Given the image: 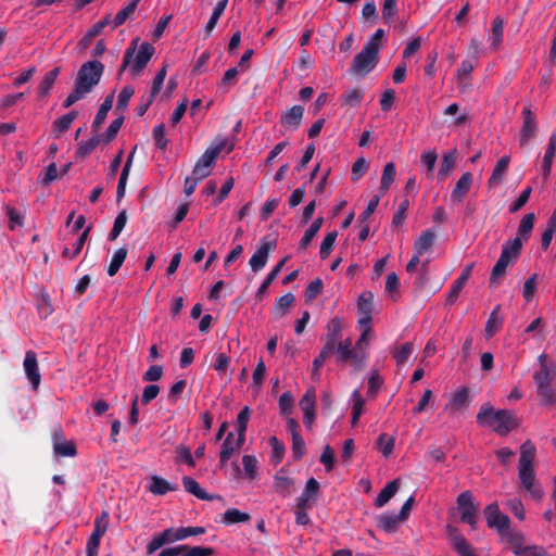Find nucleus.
I'll return each instance as SVG.
<instances>
[{"label": "nucleus", "instance_id": "nucleus-36", "mask_svg": "<svg viewBox=\"0 0 556 556\" xmlns=\"http://www.w3.org/2000/svg\"><path fill=\"white\" fill-rule=\"evenodd\" d=\"M250 519L251 516L248 513L240 511L237 508H229L224 513L220 521L225 525H235L247 522Z\"/></svg>", "mask_w": 556, "mask_h": 556}, {"label": "nucleus", "instance_id": "nucleus-26", "mask_svg": "<svg viewBox=\"0 0 556 556\" xmlns=\"http://www.w3.org/2000/svg\"><path fill=\"white\" fill-rule=\"evenodd\" d=\"M113 100H114V92H112L111 94H109L104 101L102 102V104L100 105V108L98 109V112L94 116V119L92 122V130L93 131H98L99 128L102 126V124L104 123L105 118H106V115L109 113V111L112 109L113 106Z\"/></svg>", "mask_w": 556, "mask_h": 556}, {"label": "nucleus", "instance_id": "nucleus-64", "mask_svg": "<svg viewBox=\"0 0 556 556\" xmlns=\"http://www.w3.org/2000/svg\"><path fill=\"white\" fill-rule=\"evenodd\" d=\"M518 551H516L517 556H547L545 549L538 545H529L526 547L517 546Z\"/></svg>", "mask_w": 556, "mask_h": 556}, {"label": "nucleus", "instance_id": "nucleus-5", "mask_svg": "<svg viewBox=\"0 0 556 556\" xmlns=\"http://www.w3.org/2000/svg\"><path fill=\"white\" fill-rule=\"evenodd\" d=\"M522 250V240L515 238L504 242L500 258L495 263L491 273V285L506 273V269L511 261H515Z\"/></svg>", "mask_w": 556, "mask_h": 556}, {"label": "nucleus", "instance_id": "nucleus-61", "mask_svg": "<svg viewBox=\"0 0 556 556\" xmlns=\"http://www.w3.org/2000/svg\"><path fill=\"white\" fill-rule=\"evenodd\" d=\"M342 98L345 104H349L351 106H357L362 102L364 93L361 89L354 88L345 91L342 94Z\"/></svg>", "mask_w": 556, "mask_h": 556}, {"label": "nucleus", "instance_id": "nucleus-48", "mask_svg": "<svg viewBox=\"0 0 556 556\" xmlns=\"http://www.w3.org/2000/svg\"><path fill=\"white\" fill-rule=\"evenodd\" d=\"M536 393L542 404L556 406V389L552 384L538 389Z\"/></svg>", "mask_w": 556, "mask_h": 556}, {"label": "nucleus", "instance_id": "nucleus-29", "mask_svg": "<svg viewBox=\"0 0 556 556\" xmlns=\"http://www.w3.org/2000/svg\"><path fill=\"white\" fill-rule=\"evenodd\" d=\"M500 311H501V306L500 305L495 306L488 318V321H486L485 328H484L485 337L488 339L492 338L497 332V330L501 328V326L503 324V318L500 316Z\"/></svg>", "mask_w": 556, "mask_h": 556}, {"label": "nucleus", "instance_id": "nucleus-58", "mask_svg": "<svg viewBox=\"0 0 556 556\" xmlns=\"http://www.w3.org/2000/svg\"><path fill=\"white\" fill-rule=\"evenodd\" d=\"M134 93H135V89L132 86H130V85L124 86L118 94L116 109L119 111L126 110V108L128 106L129 100L131 99Z\"/></svg>", "mask_w": 556, "mask_h": 556}, {"label": "nucleus", "instance_id": "nucleus-42", "mask_svg": "<svg viewBox=\"0 0 556 556\" xmlns=\"http://www.w3.org/2000/svg\"><path fill=\"white\" fill-rule=\"evenodd\" d=\"M456 162V152H448L443 155L439 172L438 178L440 180H444L446 176L451 173Z\"/></svg>", "mask_w": 556, "mask_h": 556}, {"label": "nucleus", "instance_id": "nucleus-9", "mask_svg": "<svg viewBox=\"0 0 556 556\" xmlns=\"http://www.w3.org/2000/svg\"><path fill=\"white\" fill-rule=\"evenodd\" d=\"M276 240H268L267 237L261 239L257 250L249 261V265L254 273L265 267L269 253L276 249Z\"/></svg>", "mask_w": 556, "mask_h": 556}, {"label": "nucleus", "instance_id": "nucleus-16", "mask_svg": "<svg viewBox=\"0 0 556 556\" xmlns=\"http://www.w3.org/2000/svg\"><path fill=\"white\" fill-rule=\"evenodd\" d=\"M472 185V174L467 172L464 173L459 179L456 181L452 192H451V201L453 203H459L463 201L465 194L469 191Z\"/></svg>", "mask_w": 556, "mask_h": 556}, {"label": "nucleus", "instance_id": "nucleus-55", "mask_svg": "<svg viewBox=\"0 0 556 556\" xmlns=\"http://www.w3.org/2000/svg\"><path fill=\"white\" fill-rule=\"evenodd\" d=\"M292 438V454L295 460H300L306 453L305 442L301 433H295Z\"/></svg>", "mask_w": 556, "mask_h": 556}, {"label": "nucleus", "instance_id": "nucleus-45", "mask_svg": "<svg viewBox=\"0 0 556 556\" xmlns=\"http://www.w3.org/2000/svg\"><path fill=\"white\" fill-rule=\"evenodd\" d=\"M222 150L223 144L211 147L205 150V152L200 156V159L197 162L212 168Z\"/></svg>", "mask_w": 556, "mask_h": 556}, {"label": "nucleus", "instance_id": "nucleus-27", "mask_svg": "<svg viewBox=\"0 0 556 556\" xmlns=\"http://www.w3.org/2000/svg\"><path fill=\"white\" fill-rule=\"evenodd\" d=\"M336 351L337 361L340 363H345L357 357L356 352L352 348V340L349 338L337 343Z\"/></svg>", "mask_w": 556, "mask_h": 556}, {"label": "nucleus", "instance_id": "nucleus-33", "mask_svg": "<svg viewBox=\"0 0 556 556\" xmlns=\"http://www.w3.org/2000/svg\"><path fill=\"white\" fill-rule=\"evenodd\" d=\"M127 253L128 251L125 247H122L114 252L108 267V275L110 277H113L118 273L119 268L122 267L123 263L127 257Z\"/></svg>", "mask_w": 556, "mask_h": 556}, {"label": "nucleus", "instance_id": "nucleus-31", "mask_svg": "<svg viewBox=\"0 0 556 556\" xmlns=\"http://www.w3.org/2000/svg\"><path fill=\"white\" fill-rule=\"evenodd\" d=\"M59 74H60V67H54L45 74V76L38 87V96L39 97H47L49 94Z\"/></svg>", "mask_w": 556, "mask_h": 556}, {"label": "nucleus", "instance_id": "nucleus-51", "mask_svg": "<svg viewBox=\"0 0 556 556\" xmlns=\"http://www.w3.org/2000/svg\"><path fill=\"white\" fill-rule=\"evenodd\" d=\"M504 35V21L495 17L492 22V38L491 47H498L503 40Z\"/></svg>", "mask_w": 556, "mask_h": 556}, {"label": "nucleus", "instance_id": "nucleus-46", "mask_svg": "<svg viewBox=\"0 0 556 556\" xmlns=\"http://www.w3.org/2000/svg\"><path fill=\"white\" fill-rule=\"evenodd\" d=\"M294 481L290 477L283 476L278 472L275 476V490L277 493L282 494L283 496L290 493V489L293 486Z\"/></svg>", "mask_w": 556, "mask_h": 556}, {"label": "nucleus", "instance_id": "nucleus-13", "mask_svg": "<svg viewBox=\"0 0 556 556\" xmlns=\"http://www.w3.org/2000/svg\"><path fill=\"white\" fill-rule=\"evenodd\" d=\"M315 397L314 389H308L299 403L303 412V424L306 428H311L315 420Z\"/></svg>", "mask_w": 556, "mask_h": 556}, {"label": "nucleus", "instance_id": "nucleus-7", "mask_svg": "<svg viewBox=\"0 0 556 556\" xmlns=\"http://www.w3.org/2000/svg\"><path fill=\"white\" fill-rule=\"evenodd\" d=\"M379 52L371 45H365L359 53H357L352 63L351 71L357 75H367L377 65Z\"/></svg>", "mask_w": 556, "mask_h": 556}, {"label": "nucleus", "instance_id": "nucleus-52", "mask_svg": "<svg viewBox=\"0 0 556 556\" xmlns=\"http://www.w3.org/2000/svg\"><path fill=\"white\" fill-rule=\"evenodd\" d=\"M414 344L412 342H405L400 349L393 353V357L399 366L404 365L409 356L413 354Z\"/></svg>", "mask_w": 556, "mask_h": 556}, {"label": "nucleus", "instance_id": "nucleus-49", "mask_svg": "<svg viewBox=\"0 0 556 556\" xmlns=\"http://www.w3.org/2000/svg\"><path fill=\"white\" fill-rule=\"evenodd\" d=\"M337 237H338V232L336 230L328 232L326 235V237L324 238V240L320 244V250H319V255H320L321 260H326L330 255Z\"/></svg>", "mask_w": 556, "mask_h": 556}, {"label": "nucleus", "instance_id": "nucleus-21", "mask_svg": "<svg viewBox=\"0 0 556 556\" xmlns=\"http://www.w3.org/2000/svg\"><path fill=\"white\" fill-rule=\"evenodd\" d=\"M400 479H394L388 482L376 497L375 505L379 508L383 507L395 495L400 489Z\"/></svg>", "mask_w": 556, "mask_h": 556}, {"label": "nucleus", "instance_id": "nucleus-28", "mask_svg": "<svg viewBox=\"0 0 556 556\" xmlns=\"http://www.w3.org/2000/svg\"><path fill=\"white\" fill-rule=\"evenodd\" d=\"M134 153H135V150L128 155V157H127V160H126V162L124 164V167L122 169V173H121V176H119V180H118V184H117V190H116V200H117V202L121 201L124 198V195H125L126 182H127V179H128V176H129Z\"/></svg>", "mask_w": 556, "mask_h": 556}, {"label": "nucleus", "instance_id": "nucleus-14", "mask_svg": "<svg viewBox=\"0 0 556 556\" xmlns=\"http://www.w3.org/2000/svg\"><path fill=\"white\" fill-rule=\"evenodd\" d=\"M472 268H473V263L467 265L463 269L460 275L454 280V282L452 283L451 289L446 295L445 305H453L456 302L460 291L463 290L464 286L466 285V282L468 281V279L471 276Z\"/></svg>", "mask_w": 556, "mask_h": 556}, {"label": "nucleus", "instance_id": "nucleus-18", "mask_svg": "<svg viewBox=\"0 0 556 556\" xmlns=\"http://www.w3.org/2000/svg\"><path fill=\"white\" fill-rule=\"evenodd\" d=\"M435 238L437 233L432 229L422 231L414 243V251L420 255L425 254L433 247Z\"/></svg>", "mask_w": 556, "mask_h": 556}, {"label": "nucleus", "instance_id": "nucleus-8", "mask_svg": "<svg viewBox=\"0 0 556 556\" xmlns=\"http://www.w3.org/2000/svg\"><path fill=\"white\" fill-rule=\"evenodd\" d=\"M484 517L489 528H494L500 534H506L510 528L508 516L500 511L497 503H492L484 508Z\"/></svg>", "mask_w": 556, "mask_h": 556}, {"label": "nucleus", "instance_id": "nucleus-22", "mask_svg": "<svg viewBox=\"0 0 556 556\" xmlns=\"http://www.w3.org/2000/svg\"><path fill=\"white\" fill-rule=\"evenodd\" d=\"M251 410L248 406H244L237 416V431H238V438H237V446L241 447L245 441V431L248 428V422L250 419Z\"/></svg>", "mask_w": 556, "mask_h": 556}, {"label": "nucleus", "instance_id": "nucleus-57", "mask_svg": "<svg viewBox=\"0 0 556 556\" xmlns=\"http://www.w3.org/2000/svg\"><path fill=\"white\" fill-rule=\"evenodd\" d=\"M324 289V282L320 278L312 280L305 289L306 301H313L316 299Z\"/></svg>", "mask_w": 556, "mask_h": 556}, {"label": "nucleus", "instance_id": "nucleus-43", "mask_svg": "<svg viewBox=\"0 0 556 556\" xmlns=\"http://www.w3.org/2000/svg\"><path fill=\"white\" fill-rule=\"evenodd\" d=\"M100 141V136H92L88 140L79 142L76 155L81 159L86 157L99 146Z\"/></svg>", "mask_w": 556, "mask_h": 556}, {"label": "nucleus", "instance_id": "nucleus-4", "mask_svg": "<svg viewBox=\"0 0 556 556\" xmlns=\"http://www.w3.org/2000/svg\"><path fill=\"white\" fill-rule=\"evenodd\" d=\"M490 416H494V420L496 421L493 427V430L501 437L507 435L511 430L518 427V422L507 409H497L490 403H484L479 413L477 414V422L478 424H490L488 418Z\"/></svg>", "mask_w": 556, "mask_h": 556}, {"label": "nucleus", "instance_id": "nucleus-53", "mask_svg": "<svg viewBox=\"0 0 556 556\" xmlns=\"http://www.w3.org/2000/svg\"><path fill=\"white\" fill-rule=\"evenodd\" d=\"M451 403L455 410H459L463 407H466L469 403V390L467 388H462L458 390L456 393H454Z\"/></svg>", "mask_w": 556, "mask_h": 556}, {"label": "nucleus", "instance_id": "nucleus-35", "mask_svg": "<svg viewBox=\"0 0 556 556\" xmlns=\"http://www.w3.org/2000/svg\"><path fill=\"white\" fill-rule=\"evenodd\" d=\"M90 230H91V226H88L80 233V236L78 237V239L74 245V251H71L68 248H64L62 251V257L70 258V260H74L75 257H77L80 254V252L86 243V240L88 238Z\"/></svg>", "mask_w": 556, "mask_h": 556}, {"label": "nucleus", "instance_id": "nucleus-10", "mask_svg": "<svg viewBox=\"0 0 556 556\" xmlns=\"http://www.w3.org/2000/svg\"><path fill=\"white\" fill-rule=\"evenodd\" d=\"M446 530L451 545L458 556H478L472 545L457 528L447 526Z\"/></svg>", "mask_w": 556, "mask_h": 556}, {"label": "nucleus", "instance_id": "nucleus-25", "mask_svg": "<svg viewBox=\"0 0 556 556\" xmlns=\"http://www.w3.org/2000/svg\"><path fill=\"white\" fill-rule=\"evenodd\" d=\"M78 112L71 111L67 114H64L56 118L53 122V135L55 138L60 137L62 134L67 131L71 128L72 123L77 118Z\"/></svg>", "mask_w": 556, "mask_h": 556}, {"label": "nucleus", "instance_id": "nucleus-20", "mask_svg": "<svg viewBox=\"0 0 556 556\" xmlns=\"http://www.w3.org/2000/svg\"><path fill=\"white\" fill-rule=\"evenodd\" d=\"M177 489V484H172L160 476H152L151 482L148 486V490L154 495H165L166 493L176 491Z\"/></svg>", "mask_w": 556, "mask_h": 556}, {"label": "nucleus", "instance_id": "nucleus-39", "mask_svg": "<svg viewBox=\"0 0 556 556\" xmlns=\"http://www.w3.org/2000/svg\"><path fill=\"white\" fill-rule=\"evenodd\" d=\"M396 175V168L394 163L389 162L384 165L381 181H380V191L387 192L391 185L393 184Z\"/></svg>", "mask_w": 556, "mask_h": 556}, {"label": "nucleus", "instance_id": "nucleus-23", "mask_svg": "<svg viewBox=\"0 0 556 556\" xmlns=\"http://www.w3.org/2000/svg\"><path fill=\"white\" fill-rule=\"evenodd\" d=\"M288 256L279 261L274 268L267 274L261 286L258 287L255 296L257 299H262L266 292L268 287L273 283V281L277 278V276L280 274L285 263L287 262Z\"/></svg>", "mask_w": 556, "mask_h": 556}, {"label": "nucleus", "instance_id": "nucleus-3", "mask_svg": "<svg viewBox=\"0 0 556 556\" xmlns=\"http://www.w3.org/2000/svg\"><path fill=\"white\" fill-rule=\"evenodd\" d=\"M139 41L140 39L136 37L126 48L118 71L119 76L127 68L134 77L140 75L153 56L155 48L150 42L144 41L139 45Z\"/></svg>", "mask_w": 556, "mask_h": 556}, {"label": "nucleus", "instance_id": "nucleus-6", "mask_svg": "<svg viewBox=\"0 0 556 556\" xmlns=\"http://www.w3.org/2000/svg\"><path fill=\"white\" fill-rule=\"evenodd\" d=\"M456 504L460 521L475 530L479 519L480 505L475 502L472 493L470 491L462 492L456 498Z\"/></svg>", "mask_w": 556, "mask_h": 556}, {"label": "nucleus", "instance_id": "nucleus-30", "mask_svg": "<svg viewBox=\"0 0 556 556\" xmlns=\"http://www.w3.org/2000/svg\"><path fill=\"white\" fill-rule=\"evenodd\" d=\"M404 521L400 519L399 514L386 513L378 518V527L384 532H394L400 522Z\"/></svg>", "mask_w": 556, "mask_h": 556}, {"label": "nucleus", "instance_id": "nucleus-12", "mask_svg": "<svg viewBox=\"0 0 556 556\" xmlns=\"http://www.w3.org/2000/svg\"><path fill=\"white\" fill-rule=\"evenodd\" d=\"M23 367L33 389L37 390L41 381V376L39 372L37 355L34 351H26Z\"/></svg>", "mask_w": 556, "mask_h": 556}, {"label": "nucleus", "instance_id": "nucleus-63", "mask_svg": "<svg viewBox=\"0 0 556 556\" xmlns=\"http://www.w3.org/2000/svg\"><path fill=\"white\" fill-rule=\"evenodd\" d=\"M396 13V0H384L382 5V17L384 22L388 24L392 23Z\"/></svg>", "mask_w": 556, "mask_h": 556}, {"label": "nucleus", "instance_id": "nucleus-11", "mask_svg": "<svg viewBox=\"0 0 556 556\" xmlns=\"http://www.w3.org/2000/svg\"><path fill=\"white\" fill-rule=\"evenodd\" d=\"M523 123L520 129L519 142L521 147H526L530 139H532L536 131V119L530 106H525L522 110Z\"/></svg>", "mask_w": 556, "mask_h": 556}, {"label": "nucleus", "instance_id": "nucleus-32", "mask_svg": "<svg viewBox=\"0 0 556 556\" xmlns=\"http://www.w3.org/2000/svg\"><path fill=\"white\" fill-rule=\"evenodd\" d=\"M342 337V321L339 317L332 318L327 325L326 341L337 344Z\"/></svg>", "mask_w": 556, "mask_h": 556}, {"label": "nucleus", "instance_id": "nucleus-24", "mask_svg": "<svg viewBox=\"0 0 556 556\" xmlns=\"http://www.w3.org/2000/svg\"><path fill=\"white\" fill-rule=\"evenodd\" d=\"M304 114V108L302 105H293L289 109L281 118L282 125H287L292 129H298L301 125Z\"/></svg>", "mask_w": 556, "mask_h": 556}, {"label": "nucleus", "instance_id": "nucleus-62", "mask_svg": "<svg viewBox=\"0 0 556 556\" xmlns=\"http://www.w3.org/2000/svg\"><path fill=\"white\" fill-rule=\"evenodd\" d=\"M153 139L155 141V146L162 150L165 151L167 148V139L165 138V125L159 124L153 128L152 132Z\"/></svg>", "mask_w": 556, "mask_h": 556}, {"label": "nucleus", "instance_id": "nucleus-37", "mask_svg": "<svg viewBox=\"0 0 556 556\" xmlns=\"http://www.w3.org/2000/svg\"><path fill=\"white\" fill-rule=\"evenodd\" d=\"M227 4H228V0H220L216 3V5L211 14L210 20L207 21V23L205 25L206 37H208L211 35V33L213 31V29L215 28L219 17L223 15L224 11L226 10Z\"/></svg>", "mask_w": 556, "mask_h": 556}, {"label": "nucleus", "instance_id": "nucleus-1", "mask_svg": "<svg viewBox=\"0 0 556 556\" xmlns=\"http://www.w3.org/2000/svg\"><path fill=\"white\" fill-rule=\"evenodd\" d=\"M536 457V447L531 440H526L520 445V456L518 464V479L520 486L533 498L541 500L544 491L536 481L534 471V460Z\"/></svg>", "mask_w": 556, "mask_h": 556}, {"label": "nucleus", "instance_id": "nucleus-60", "mask_svg": "<svg viewBox=\"0 0 556 556\" xmlns=\"http://www.w3.org/2000/svg\"><path fill=\"white\" fill-rule=\"evenodd\" d=\"M369 163L365 157H358L352 165L351 179L357 181L367 172Z\"/></svg>", "mask_w": 556, "mask_h": 556}, {"label": "nucleus", "instance_id": "nucleus-56", "mask_svg": "<svg viewBox=\"0 0 556 556\" xmlns=\"http://www.w3.org/2000/svg\"><path fill=\"white\" fill-rule=\"evenodd\" d=\"M268 443L273 450V459L275 464H279L285 455V444L277 437H270L268 439Z\"/></svg>", "mask_w": 556, "mask_h": 556}, {"label": "nucleus", "instance_id": "nucleus-44", "mask_svg": "<svg viewBox=\"0 0 556 556\" xmlns=\"http://www.w3.org/2000/svg\"><path fill=\"white\" fill-rule=\"evenodd\" d=\"M374 308V295L371 292H364L358 296L357 311L359 315H371Z\"/></svg>", "mask_w": 556, "mask_h": 556}, {"label": "nucleus", "instance_id": "nucleus-54", "mask_svg": "<svg viewBox=\"0 0 556 556\" xmlns=\"http://www.w3.org/2000/svg\"><path fill=\"white\" fill-rule=\"evenodd\" d=\"M93 525H94V529L92 532L98 533L99 535L103 536L109 528V525H110L109 511L102 510L101 514L96 517Z\"/></svg>", "mask_w": 556, "mask_h": 556}, {"label": "nucleus", "instance_id": "nucleus-59", "mask_svg": "<svg viewBox=\"0 0 556 556\" xmlns=\"http://www.w3.org/2000/svg\"><path fill=\"white\" fill-rule=\"evenodd\" d=\"M137 5L134 2L129 1V3L123 8L113 20V28L123 25L127 18L135 12Z\"/></svg>", "mask_w": 556, "mask_h": 556}, {"label": "nucleus", "instance_id": "nucleus-19", "mask_svg": "<svg viewBox=\"0 0 556 556\" xmlns=\"http://www.w3.org/2000/svg\"><path fill=\"white\" fill-rule=\"evenodd\" d=\"M319 490V482L315 478H309L306 482L305 489L298 498L296 506L301 508L309 507V500L314 498Z\"/></svg>", "mask_w": 556, "mask_h": 556}, {"label": "nucleus", "instance_id": "nucleus-34", "mask_svg": "<svg viewBox=\"0 0 556 556\" xmlns=\"http://www.w3.org/2000/svg\"><path fill=\"white\" fill-rule=\"evenodd\" d=\"M324 218L317 217L311 226L305 230L302 239L299 242V249L304 250L307 248V245L312 242L316 233L319 231L320 227L323 226Z\"/></svg>", "mask_w": 556, "mask_h": 556}, {"label": "nucleus", "instance_id": "nucleus-41", "mask_svg": "<svg viewBox=\"0 0 556 556\" xmlns=\"http://www.w3.org/2000/svg\"><path fill=\"white\" fill-rule=\"evenodd\" d=\"M353 401L352 406V426H355L363 414V409L365 406V400L363 399L359 390H354L351 396Z\"/></svg>", "mask_w": 556, "mask_h": 556}, {"label": "nucleus", "instance_id": "nucleus-17", "mask_svg": "<svg viewBox=\"0 0 556 556\" xmlns=\"http://www.w3.org/2000/svg\"><path fill=\"white\" fill-rule=\"evenodd\" d=\"M510 159L508 155L502 156L495 164L491 177L488 180L490 188L496 187L503 181V177L506 174L509 166Z\"/></svg>", "mask_w": 556, "mask_h": 556}, {"label": "nucleus", "instance_id": "nucleus-40", "mask_svg": "<svg viewBox=\"0 0 556 556\" xmlns=\"http://www.w3.org/2000/svg\"><path fill=\"white\" fill-rule=\"evenodd\" d=\"M294 295L291 292H288L283 294L282 296L278 298L275 302V314L278 317H282L287 314L288 309L292 306L294 303Z\"/></svg>", "mask_w": 556, "mask_h": 556}, {"label": "nucleus", "instance_id": "nucleus-38", "mask_svg": "<svg viewBox=\"0 0 556 556\" xmlns=\"http://www.w3.org/2000/svg\"><path fill=\"white\" fill-rule=\"evenodd\" d=\"M534 220H535L534 213L526 214L519 223V227H518V231H517L518 236L516 238H520V239L522 238L525 240H528L533 230Z\"/></svg>", "mask_w": 556, "mask_h": 556}, {"label": "nucleus", "instance_id": "nucleus-15", "mask_svg": "<svg viewBox=\"0 0 556 556\" xmlns=\"http://www.w3.org/2000/svg\"><path fill=\"white\" fill-rule=\"evenodd\" d=\"M182 485L185 490L194 495L197 498L202 501H214L222 500L220 495L217 494H208L204 489L200 486V484L191 477L185 476L182 478Z\"/></svg>", "mask_w": 556, "mask_h": 556}, {"label": "nucleus", "instance_id": "nucleus-47", "mask_svg": "<svg viewBox=\"0 0 556 556\" xmlns=\"http://www.w3.org/2000/svg\"><path fill=\"white\" fill-rule=\"evenodd\" d=\"M53 452L61 457H74L77 455V448L73 441H63L61 444H54Z\"/></svg>", "mask_w": 556, "mask_h": 556}, {"label": "nucleus", "instance_id": "nucleus-50", "mask_svg": "<svg viewBox=\"0 0 556 556\" xmlns=\"http://www.w3.org/2000/svg\"><path fill=\"white\" fill-rule=\"evenodd\" d=\"M127 218L128 217H127V213H126L125 210L118 213V215L116 216V218L114 220L113 228L111 229V231L109 233V239L111 241L116 240L117 237L121 235V232L125 228V225L127 223Z\"/></svg>", "mask_w": 556, "mask_h": 556}, {"label": "nucleus", "instance_id": "nucleus-2", "mask_svg": "<svg viewBox=\"0 0 556 556\" xmlns=\"http://www.w3.org/2000/svg\"><path fill=\"white\" fill-rule=\"evenodd\" d=\"M104 72V65L97 60L84 63L78 70L74 89L63 101L62 106L67 109L81 100L100 83Z\"/></svg>", "mask_w": 556, "mask_h": 556}]
</instances>
